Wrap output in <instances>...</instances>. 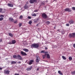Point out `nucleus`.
Returning <instances> with one entry per match:
<instances>
[{
  "instance_id": "1",
  "label": "nucleus",
  "mask_w": 75,
  "mask_h": 75,
  "mask_svg": "<svg viewBox=\"0 0 75 75\" xmlns=\"http://www.w3.org/2000/svg\"><path fill=\"white\" fill-rule=\"evenodd\" d=\"M32 47L35 48H38L40 47V45L38 43H34L32 45Z\"/></svg>"
},
{
  "instance_id": "2",
  "label": "nucleus",
  "mask_w": 75,
  "mask_h": 75,
  "mask_svg": "<svg viewBox=\"0 0 75 75\" xmlns=\"http://www.w3.org/2000/svg\"><path fill=\"white\" fill-rule=\"evenodd\" d=\"M42 16L43 18H47V14L45 13H43L42 14Z\"/></svg>"
},
{
  "instance_id": "3",
  "label": "nucleus",
  "mask_w": 75,
  "mask_h": 75,
  "mask_svg": "<svg viewBox=\"0 0 75 75\" xmlns=\"http://www.w3.org/2000/svg\"><path fill=\"white\" fill-rule=\"evenodd\" d=\"M4 74H9L10 73V71L9 70H4Z\"/></svg>"
},
{
  "instance_id": "4",
  "label": "nucleus",
  "mask_w": 75,
  "mask_h": 75,
  "mask_svg": "<svg viewBox=\"0 0 75 75\" xmlns=\"http://www.w3.org/2000/svg\"><path fill=\"white\" fill-rule=\"evenodd\" d=\"M36 57L37 58L36 59V62H39V61H40V57L39 56H36Z\"/></svg>"
},
{
  "instance_id": "5",
  "label": "nucleus",
  "mask_w": 75,
  "mask_h": 75,
  "mask_svg": "<svg viewBox=\"0 0 75 75\" xmlns=\"http://www.w3.org/2000/svg\"><path fill=\"white\" fill-rule=\"evenodd\" d=\"M65 11H68V12H71V10L70 9V8H67L64 9Z\"/></svg>"
},
{
  "instance_id": "6",
  "label": "nucleus",
  "mask_w": 75,
  "mask_h": 75,
  "mask_svg": "<svg viewBox=\"0 0 75 75\" xmlns=\"http://www.w3.org/2000/svg\"><path fill=\"white\" fill-rule=\"evenodd\" d=\"M74 23V21H73V20H70L69 22V23L70 24H73Z\"/></svg>"
},
{
  "instance_id": "7",
  "label": "nucleus",
  "mask_w": 75,
  "mask_h": 75,
  "mask_svg": "<svg viewBox=\"0 0 75 75\" xmlns=\"http://www.w3.org/2000/svg\"><path fill=\"white\" fill-rule=\"evenodd\" d=\"M17 58L18 59H20V60H22V59H23V58H22L19 55H18Z\"/></svg>"
},
{
  "instance_id": "8",
  "label": "nucleus",
  "mask_w": 75,
  "mask_h": 75,
  "mask_svg": "<svg viewBox=\"0 0 75 75\" xmlns=\"http://www.w3.org/2000/svg\"><path fill=\"white\" fill-rule=\"evenodd\" d=\"M8 6L9 7H13V4H8Z\"/></svg>"
},
{
  "instance_id": "9",
  "label": "nucleus",
  "mask_w": 75,
  "mask_h": 75,
  "mask_svg": "<svg viewBox=\"0 0 75 75\" xmlns=\"http://www.w3.org/2000/svg\"><path fill=\"white\" fill-rule=\"evenodd\" d=\"M21 53L22 55H27V54L23 51L21 52Z\"/></svg>"
},
{
  "instance_id": "10",
  "label": "nucleus",
  "mask_w": 75,
  "mask_h": 75,
  "mask_svg": "<svg viewBox=\"0 0 75 75\" xmlns=\"http://www.w3.org/2000/svg\"><path fill=\"white\" fill-rule=\"evenodd\" d=\"M36 0H30V3L33 4L34 3V2Z\"/></svg>"
},
{
  "instance_id": "11",
  "label": "nucleus",
  "mask_w": 75,
  "mask_h": 75,
  "mask_svg": "<svg viewBox=\"0 0 75 75\" xmlns=\"http://www.w3.org/2000/svg\"><path fill=\"white\" fill-rule=\"evenodd\" d=\"M12 44H14L16 42V41L15 40H12Z\"/></svg>"
},
{
  "instance_id": "12",
  "label": "nucleus",
  "mask_w": 75,
  "mask_h": 75,
  "mask_svg": "<svg viewBox=\"0 0 75 75\" xmlns=\"http://www.w3.org/2000/svg\"><path fill=\"white\" fill-rule=\"evenodd\" d=\"M46 55H47V58L50 59V55L49 54H46Z\"/></svg>"
},
{
  "instance_id": "13",
  "label": "nucleus",
  "mask_w": 75,
  "mask_h": 75,
  "mask_svg": "<svg viewBox=\"0 0 75 75\" xmlns=\"http://www.w3.org/2000/svg\"><path fill=\"white\" fill-rule=\"evenodd\" d=\"M33 62H34V61L33 60H30L29 63V65H31V64H32V63H33Z\"/></svg>"
},
{
  "instance_id": "14",
  "label": "nucleus",
  "mask_w": 75,
  "mask_h": 75,
  "mask_svg": "<svg viewBox=\"0 0 75 75\" xmlns=\"http://www.w3.org/2000/svg\"><path fill=\"white\" fill-rule=\"evenodd\" d=\"M32 69V67H31L30 68H28L26 69L27 71H30L31 70V69Z\"/></svg>"
},
{
  "instance_id": "15",
  "label": "nucleus",
  "mask_w": 75,
  "mask_h": 75,
  "mask_svg": "<svg viewBox=\"0 0 75 75\" xmlns=\"http://www.w3.org/2000/svg\"><path fill=\"white\" fill-rule=\"evenodd\" d=\"M3 9L1 8H0V13H5V11L3 12Z\"/></svg>"
},
{
  "instance_id": "16",
  "label": "nucleus",
  "mask_w": 75,
  "mask_h": 75,
  "mask_svg": "<svg viewBox=\"0 0 75 75\" xmlns=\"http://www.w3.org/2000/svg\"><path fill=\"white\" fill-rule=\"evenodd\" d=\"M61 33L62 34H65V30H62Z\"/></svg>"
},
{
  "instance_id": "17",
  "label": "nucleus",
  "mask_w": 75,
  "mask_h": 75,
  "mask_svg": "<svg viewBox=\"0 0 75 75\" xmlns=\"http://www.w3.org/2000/svg\"><path fill=\"white\" fill-rule=\"evenodd\" d=\"M41 53H45V54H48L47 52H45V51L44 50H42L40 52Z\"/></svg>"
},
{
  "instance_id": "18",
  "label": "nucleus",
  "mask_w": 75,
  "mask_h": 75,
  "mask_svg": "<svg viewBox=\"0 0 75 75\" xmlns=\"http://www.w3.org/2000/svg\"><path fill=\"white\" fill-rule=\"evenodd\" d=\"M9 20L10 21H11V22H13V21H14V20L13 19V18H9Z\"/></svg>"
},
{
  "instance_id": "19",
  "label": "nucleus",
  "mask_w": 75,
  "mask_h": 75,
  "mask_svg": "<svg viewBox=\"0 0 75 75\" xmlns=\"http://www.w3.org/2000/svg\"><path fill=\"white\" fill-rule=\"evenodd\" d=\"M23 51H25V52H28L29 50H28L26 49H23Z\"/></svg>"
},
{
  "instance_id": "20",
  "label": "nucleus",
  "mask_w": 75,
  "mask_h": 75,
  "mask_svg": "<svg viewBox=\"0 0 75 75\" xmlns=\"http://www.w3.org/2000/svg\"><path fill=\"white\" fill-rule=\"evenodd\" d=\"M28 8V6L26 5H25V6L24 7L25 9H27V8Z\"/></svg>"
},
{
  "instance_id": "21",
  "label": "nucleus",
  "mask_w": 75,
  "mask_h": 75,
  "mask_svg": "<svg viewBox=\"0 0 75 75\" xmlns=\"http://www.w3.org/2000/svg\"><path fill=\"white\" fill-rule=\"evenodd\" d=\"M16 62L14 61H12L11 63L12 64H16Z\"/></svg>"
},
{
  "instance_id": "22",
  "label": "nucleus",
  "mask_w": 75,
  "mask_h": 75,
  "mask_svg": "<svg viewBox=\"0 0 75 75\" xmlns=\"http://www.w3.org/2000/svg\"><path fill=\"white\" fill-rule=\"evenodd\" d=\"M58 73H59V74H60V75H63L62 73L60 71H58Z\"/></svg>"
},
{
  "instance_id": "23",
  "label": "nucleus",
  "mask_w": 75,
  "mask_h": 75,
  "mask_svg": "<svg viewBox=\"0 0 75 75\" xmlns=\"http://www.w3.org/2000/svg\"><path fill=\"white\" fill-rule=\"evenodd\" d=\"M72 37H75V33H72Z\"/></svg>"
},
{
  "instance_id": "24",
  "label": "nucleus",
  "mask_w": 75,
  "mask_h": 75,
  "mask_svg": "<svg viewBox=\"0 0 75 75\" xmlns=\"http://www.w3.org/2000/svg\"><path fill=\"white\" fill-rule=\"evenodd\" d=\"M69 61H71L72 59V58L71 57H69Z\"/></svg>"
},
{
  "instance_id": "25",
  "label": "nucleus",
  "mask_w": 75,
  "mask_h": 75,
  "mask_svg": "<svg viewBox=\"0 0 75 75\" xmlns=\"http://www.w3.org/2000/svg\"><path fill=\"white\" fill-rule=\"evenodd\" d=\"M69 37H70V38H71V37H72V34L70 33L69 34Z\"/></svg>"
},
{
  "instance_id": "26",
  "label": "nucleus",
  "mask_w": 75,
  "mask_h": 75,
  "mask_svg": "<svg viewBox=\"0 0 75 75\" xmlns=\"http://www.w3.org/2000/svg\"><path fill=\"white\" fill-rule=\"evenodd\" d=\"M62 58L64 59V60H65V59H67V58H66L65 56H62Z\"/></svg>"
},
{
  "instance_id": "27",
  "label": "nucleus",
  "mask_w": 75,
  "mask_h": 75,
  "mask_svg": "<svg viewBox=\"0 0 75 75\" xmlns=\"http://www.w3.org/2000/svg\"><path fill=\"white\" fill-rule=\"evenodd\" d=\"M23 18V16L21 15L19 17V18L20 19H22V18Z\"/></svg>"
},
{
  "instance_id": "28",
  "label": "nucleus",
  "mask_w": 75,
  "mask_h": 75,
  "mask_svg": "<svg viewBox=\"0 0 75 75\" xmlns=\"http://www.w3.org/2000/svg\"><path fill=\"white\" fill-rule=\"evenodd\" d=\"M45 56H46V53H45L44 55H42V57L43 58H45Z\"/></svg>"
},
{
  "instance_id": "29",
  "label": "nucleus",
  "mask_w": 75,
  "mask_h": 75,
  "mask_svg": "<svg viewBox=\"0 0 75 75\" xmlns=\"http://www.w3.org/2000/svg\"><path fill=\"white\" fill-rule=\"evenodd\" d=\"M9 35L11 37H13V35L12 34L9 33Z\"/></svg>"
},
{
  "instance_id": "30",
  "label": "nucleus",
  "mask_w": 75,
  "mask_h": 75,
  "mask_svg": "<svg viewBox=\"0 0 75 75\" xmlns=\"http://www.w3.org/2000/svg\"><path fill=\"white\" fill-rule=\"evenodd\" d=\"M32 16H37V15H36V14H35V13L32 14Z\"/></svg>"
},
{
  "instance_id": "31",
  "label": "nucleus",
  "mask_w": 75,
  "mask_h": 75,
  "mask_svg": "<svg viewBox=\"0 0 75 75\" xmlns=\"http://www.w3.org/2000/svg\"><path fill=\"white\" fill-rule=\"evenodd\" d=\"M3 20V18L1 17L0 18V21H2V20Z\"/></svg>"
},
{
  "instance_id": "32",
  "label": "nucleus",
  "mask_w": 75,
  "mask_h": 75,
  "mask_svg": "<svg viewBox=\"0 0 75 75\" xmlns=\"http://www.w3.org/2000/svg\"><path fill=\"white\" fill-rule=\"evenodd\" d=\"M46 23L47 24H49L50 23V22L49 21H47L46 22Z\"/></svg>"
},
{
  "instance_id": "33",
  "label": "nucleus",
  "mask_w": 75,
  "mask_h": 75,
  "mask_svg": "<svg viewBox=\"0 0 75 75\" xmlns=\"http://www.w3.org/2000/svg\"><path fill=\"white\" fill-rule=\"evenodd\" d=\"M13 57L14 58H17V56H16V55H14L13 56Z\"/></svg>"
},
{
  "instance_id": "34",
  "label": "nucleus",
  "mask_w": 75,
  "mask_h": 75,
  "mask_svg": "<svg viewBox=\"0 0 75 75\" xmlns=\"http://www.w3.org/2000/svg\"><path fill=\"white\" fill-rule=\"evenodd\" d=\"M29 24H32V21H30L29 22Z\"/></svg>"
},
{
  "instance_id": "35",
  "label": "nucleus",
  "mask_w": 75,
  "mask_h": 75,
  "mask_svg": "<svg viewBox=\"0 0 75 75\" xmlns=\"http://www.w3.org/2000/svg\"><path fill=\"white\" fill-rule=\"evenodd\" d=\"M38 11V10L36 9L34 10V12H37V11Z\"/></svg>"
},
{
  "instance_id": "36",
  "label": "nucleus",
  "mask_w": 75,
  "mask_h": 75,
  "mask_svg": "<svg viewBox=\"0 0 75 75\" xmlns=\"http://www.w3.org/2000/svg\"><path fill=\"white\" fill-rule=\"evenodd\" d=\"M21 25H22V24H21V23H20L19 24V26L20 27H21Z\"/></svg>"
},
{
  "instance_id": "37",
  "label": "nucleus",
  "mask_w": 75,
  "mask_h": 75,
  "mask_svg": "<svg viewBox=\"0 0 75 75\" xmlns=\"http://www.w3.org/2000/svg\"><path fill=\"white\" fill-rule=\"evenodd\" d=\"M4 17V16L3 15H1L0 16V17Z\"/></svg>"
},
{
  "instance_id": "38",
  "label": "nucleus",
  "mask_w": 75,
  "mask_h": 75,
  "mask_svg": "<svg viewBox=\"0 0 75 75\" xmlns=\"http://www.w3.org/2000/svg\"><path fill=\"white\" fill-rule=\"evenodd\" d=\"M38 21V20H37V19H36L35 20L34 22L35 23H37Z\"/></svg>"
},
{
  "instance_id": "39",
  "label": "nucleus",
  "mask_w": 75,
  "mask_h": 75,
  "mask_svg": "<svg viewBox=\"0 0 75 75\" xmlns=\"http://www.w3.org/2000/svg\"><path fill=\"white\" fill-rule=\"evenodd\" d=\"M45 3V2L44 1H43L42 3V5H44V4Z\"/></svg>"
},
{
  "instance_id": "40",
  "label": "nucleus",
  "mask_w": 75,
  "mask_h": 75,
  "mask_svg": "<svg viewBox=\"0 0 75 75\" xmlns=\"http://www.w3.org/2000/svg\"><path fill=\"white\" fill-rule=\"evenodd\" d=\"M72 8V10H75V7H73Z\"/></svg>"
},
{
  "instance_id": "41",
  "label": "nucleus",
  "mask_w": 75,
  "mask_h": 75,
  "mask_svg": "<svg viewBox=\"0 0 75 75\" xmlns=\"http://www.w3.org/2000/svg\"><path fill=\"white\" fill-rule=\"evenodd\" d=\"M8 44H13V43L11 42H9Z\"/></svg>"
},
{
  "instance_id": "42",
  "label": "nucleus",
  "mask_w": 75,
  "mask_h": 75,
  "mask_svg": "<svg viewBox=\"0 0 75 75\" xmlns=\"http://www.w3.org/2000/svg\"><path fill=\"white\" fill-rule=\"evenodd\" d=\"M28 18H29V19H31V17L30 16H28Z\"/></svg>"
},
{
  "instance_id": "43",
  "label": "nucleus",
  "mask_w": 75,
  "mask_h": 75,
  "mask_svg": "<svg viewBox=\"0 0 75 75\" xmlns=\"http://www.w3.org/2000/svg\"><path fill=\"white\" fill-rule=\"evenodd\" d=\"M66 25L67 26H69V24L67 23L66 24Z\"/></svg>"
},
{
  "instance_id": "44",
  "label": "nucleus",
  "mask_w": 75,
  "mask_h": 75,
  "mask_svg": "<svg viewBox=\"0 0 75 75\" xmlns=\"http://www.w3.org/2000/svg\"><path fill=\"white\" fill-rule=\"evenodd\" d=\"M17 21H15L14 22V23H17Z\"/></svg>"
},
{
  "instance_id": "45",
  "label": "nucleus",
  "mask_w": 75,
  "mask_h": 75,
  "mask_svg": "<svg viewBox=\"0 0 75 75\" xmlns=\"http://www.w3.org/2000/svg\"><path fill=\"white\" fill-rule=\"evenodd\" d=\"M73 47L74 48H75V44L73 45Z\"/></svg>"
},
{
  "instance_id": "46",
  "label": "nucleus",
  "mask_w": 75,
  "mask_h": 75,
  "mask_svg": "<svg viewBox=\"0 0 75 75\" xmlns=\"http://www.w3.org/2000/svg\"><path fill=\"white\" fill-rule=\"evenodd\" d=\"M2 41V39H0V42Z\"/></svg>"
},
{
  "instance_id": "47",
  "label": "nucleus",
  "mask_w": 75,
  "mask_h": 75,
  "mask_svg": "<svg viewBox=\"0 0 75 75\" xmlns=\"http://www.w3.org/2000/svg\"><path fill=\"white\" fill-rule=\"evenodd\" d=\"M2 68L0 67V70H2Z\"/></svg>"
},
{
  "instance_id": "48",
  "label": "nucleus",
  "mask_w": 75,
  "mask_h": 75,
  "mask_svg": "<svg viewBox=\"0 0 75 75\" xmlns=\"http://www.w3.org/2000/svg\"><path fill=\"white\" fill-rule=\"evenodd\" d=\"M45 50H47V49H48V48L47 47H45Z\"/></svg>"
},
{
  "instance_id": "49",
  "label": "nucleus",
  "mask_w": 75,
  "mask_h": 75,
  "mask_svg": "<svg viewBox=\"0 0 75 75\" xmlns=\"http://www.w3.org/2000/svg\"><path fill=\"white\" fill-rule=\"evenodd\" d=\"M36 25L37 27H38V24H37Z\"/></svg>"
},
{
  "instance_id": "50",
  "label": "nucleus",
  "mask_w": 75,
  "mask_h": 75,
  "mask_svg": "<svg viewBox=\"0 0 75 75\" xmlns=\"http://www.w3.org/2000/svg\"><path fill=\"white\" fill-rule=\"evenodd\" d=\"M39 68H37V71H38V70H39Z\"/></svg>"
},
{
  "instance_id": "51",
  "label": "nucleus",
  "mask_w": 75,
  "mask_h": 75,
  "mask_svg": "<svg viewBox=\"0 0 75 75\" xmlns=\"http://www.w3.org/2000/svg\"><path fill=\"white\" fill-rule=\"evenodd\" d=\"M19 64H21V62H18Z\"/></svg>"
},
{
  "instance_id": "52",
  "label": "nucleus",
  "mask_w": 75,
  "mask_h": 75,
  "mask_svg": "<svg viewBox=\"0 0 75 75\" xmlns=\"http://www.w3.org/2000/svg\"><path fill=\"white\" fill-rule=\"evenodd\" d=\"M58 31H59V30H58Z\"/></svg>"
},
{
  "instance_id": "53",
  "label": "nucleus",
  "mask_w": 75,
  "mask_h": 75,
  "mask_svg": "<svg viewBox=\"0 0 75 75\" xmlns=\"http://www.w3.org/2000/svg\"><path fill=\"white\" fill-rule=\"evenodd\" d=\"M54 0V1H56V0Z\"/></svg>"
}]
</instances>
